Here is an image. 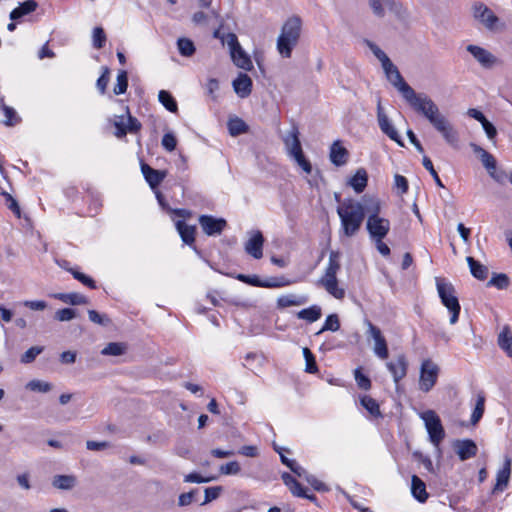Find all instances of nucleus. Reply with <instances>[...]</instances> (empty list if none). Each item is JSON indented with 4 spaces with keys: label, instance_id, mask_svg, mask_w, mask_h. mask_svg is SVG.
<instances>
[{
    "label": "nucleus",
    "instance_id": "32",
    "mask_svg": "<svg viewBox=\"0 0 512 512\" xmlns=\"http://www.w3.org/2000/svg\"><path fill=\"white\" fill-rule=\"evenodd\" d=\"M77 484V478L74 475H55L52 479V485L59 490H71Z\"/></svg>",
    "mask_w": 512,
    "mask_h": 512
},
{
    "label": "nucleus",
    "instance_id": "30",
    "mask_svg": "<svg viewBox=\"0 0 512 512\" xmlns=\"http://www.w3.org/2000/svg\"><path fill=\"white\" fill-rule=\"evenodd\" d=\"M233 63L246 71H249L253 68L252 61L249 55L243 50L240 46V49H236L235 51L230 52Z\"/></svg>",
    "mask_w": 512,
    "mask_h": 512
},
{
    "label": "nucleus",
    "instance_id": "36",
    "mask_svg": "<svg viewBox=\"0 0 512 512\" xmlns=\"http://www.w3.org/2000/svg\"><path fill=\"white\" fill-rule=\"evenodd\" d=\"M55 298L70 304V305H85L88 303V298L80 293H59L55 295Z\"/></svg>",
    "mask_w": 512,
    "mask_h": 512
},
{
    "label": "nucleus",
    "instance_id": "24",
    "mask_svg": "<svg viewBox=\"0 0 512 512\" xmlns=\"http://www.w3.org/2000/svg\"><path fill=\"white\" fill-rule=\"evenodd\" d=\"M386 77L388 81L402 94L403 98H406L414 90L405 82L398 68H395L392 72H389Z\"/></svg>",
    "mask_w": 512,
    "mask_h": 512
},
{
    "label": "nucleus",
    "instance_id": "28",
    "mask_svg": "<svg viewBox=\"0 0 512 512\" xmlns=\"http://www.w3.org/2000/svg\"><path fill=\"white\" fill-rule=\"evenodd\" d=\"M38 6V3L35 0H26L19 4L18 7L13 9L10 13V19L12 21H16L22 18L25 15L30 14L35 11Z\"/></svg>",
    "mask_w": 512,
    "mask_h": 512
},
{
    "label": "nucleus",
    "instance_id": "54",
    "mask_svg": "<svg viewBox=\"0 0 512 512\" xmlns=\"http://www.w3.org/2000/svg\"><path fill=\"white\" fill-rule=\"evenodd\" d=\"M127 113V130L131 134H136L141 130L142 124L141 122L134 116L131 115L129 107L125 108Z\"/></svg>",
    "mask_w": 512,
    "mask_h": 512
},
{
    "label": "nucleus",
    "instance_id": "34",
    "mask_svg": "<svg viewBox=\"0 0 512 512\" xmlns=\"http://www.w3.org/2000/svg\"><path fill=\"white\" fill-rule=\"evenodd\" d=\"M307 298L304 296H296L294 294L282 295L277 298V307L279 309L291 307V306H299L306 303Z\"/></svg>",
    "mask_w": 512,
    "mask_h": 512
},
{
    "label": "nucleus",
    "instance_id": "27",
    "mask_svg": "<svg viewBox=\"0 0 512 512\" xmlns=\"http://www.w3.org/2000/svg\"><path fill=\"white\" fill-rule=\"evenodd\" d=\"M510 466V459H506L504 466L497 472L496 484L493 489L494 492L503 491L507 487L511 473Z\"/></svg>",
    "mask_w": 512,
    "mask_h": 512
},
{
    "label": "nucleus",
    "instance_id": "9",
    "mask_svg": "<svg viewBox=\"0 0 512 512\" xmlns=\"http://www.w3.org/2000/svg\"><path fill=\"white\" fill-rule=\"evenodd\" d=\"M439 371V366L430 359L422 362L419 377V388L421 391L427 393L435 386Z\"/></svg>",
    "mask_w": 512,
    "mask_h": 512
},
{
    "label": "nucleus",
    "instance_id": "41",
    "mask_svg": "<svg viewBox=\"0 0 512 512\" xmlns=\"http://www.w3.org/2000/svg\"><path fill=\"white\" fill-rule=\"evenodd\" d=\"M177 48L179 53L183 57H191L196 52V47L194 42L186 37H181L177 40Z\"/></svg>",
    "mask_w": 512,
    "mask_h": 512
},
{
    "label": "nucleus",
    "instance_id": "55",
    "mask_svg": "<svg viewBox=\"0 0 512 512\" xmlns=\"http://www.w3.org/2000/svg\"><path fill=\"white\" fill-rule=\"evenodd\" d=\"M354 378L359 388L363 390H369L371 388V380L362 373L361 367L355 369Z\"/></svg>",
    "mask_w": 512,
    "mask_h": 512
},
{
    "label": "nucleus",
    "instance_id": "1",
    "mask_svg": "<svg viewBox=\"0 0 512 512\" xmlns=\"http://www.w3.org/2000/svg\"><path fill=\"white\" fill-rule=\"evenodd\" d=\"M404 99L417 113L423 115L429 121L434 129L442 135L447 144L454 148L458 147V132L428 95L424 93L417 94L413 90Z\"/></svg>",
    "mask_w": 512,
    "mask_h": 512
},
{
    "label": "nucleus",
    "instance_id": "60",
    "mask_svg": "<svg viewBox=\"0 0 512 512\" xmlns=\"http://www.w3.org/2000/svg\"><path fill=\"white\" fill-rule=\"evenodd\" d=\"M103 72L100 75V77L97 79L96 87L99 90L101 94H104L106 92L107 85L109 83V68L103 67Z\"/></svg>",
    "mask_w": 512,
    "mask_h": 512
},
{
    "label": "nucleus",
    "instance_id": "49",
    "mask_svg": "<svg viewBox=\"0 0 512 512\" xmlns=\"http://www.w3.org/2000/svg\"><path fill=\"white\" fill-rule=\"evenodd\" d=\"M125 351L126 345L124 343L111 342L101 351V353L103 355L120 356L124 354Z\"/></svg>",
    "mask_w": 512,
    "mask_h": 512
},
{
    "label": "nucleus",
    "instance_id": "13",
    "mask_svg": "<svg viewBox=\"0 0 512 512\" xmlns=\"http://www.w3.org/2000/svg\"><path fill=\"white\" fill-rule=\"evenodd\" d=\"M377 119L381 131L384 134H386L391 140L395 141L398 145L404 146V143L401 137L399 136L398 131L392 125L388 116L384 113L380 101L378 102L377 105Z\"/></svg>",
    "mask_w": 512,
    "mask_h": 512
},
{
    "label": "nucleus",
    "instance_id": "16",
    "mask_svg": "<svg viewBox=\"0 0 512 512\" xmlns=\"http://www.w3.org/2000/svg\"><path fill=\"white\" fill-rule=\"evenodd\" d=\"M387 369L393 376V380L396 385L402 380L407 374L408 362L404 354L397 356L395 360L387 362Z\"/></svg>",
    "mask_w": 512,
    "mask_h": 512
},
{
    "label": "nucleus",
    "instance_id": "40",
    "mask_svg": "<svg viewBox=\"0 0 512 512\" xmlns=\"http://www.w3.org/2000/svg\"><path fill=\"white\" fill-rule=\"evenodd\" d=\"M261 283V288H282L293 284L294 281L286 278L285 276H275L269 277L265 280L261 279Z\"/></svg>",
    "mask_w": 512,
    "mask_h": 512
},
{
    "label": "nucleus",
    "instance_id": "6",
    "mask_svg": "<svg viewBox=\"0 0 512 512\" xmlns=\"http://www.w3.org/2000/svg\"><path fill=\"white\" fill-rule=\"evenodd\" d=\"M341 253L340 251L332 250L329 253L328 265L325 269L324 276L320 279V283L326 291L334 296L336 299H342L345 291L338 287L337 272L341 268Z\"/></svg>",
    "mask_w": 512,
    "mask_h": 512
},
{
    "label": "nucleus",
    "instance_id": "19",
    "mask_svg": "<svg viewBox=\"0 0 512 512\" xmlns=\"http://www.w3.org/2000/svg\"><path fill=\"white\" fill-rule=\"evenodd\" d=\"M329 158L332 164L341 167L347 163L349 151L342 145L340 140H336L330 146Z\"/></svg>",
    "mask_w": 512,
    "mask_h": 512
},
{
    "label": "nucleus",
    "instance_id": "14",
    "mask_svg": "<svg viewBox=\"0 0 512 512\" xmlns=\"http://www.w3.org/2000/svg\"><path fill=\"white\" fill-rule=\"evenodd\" d=\"M368 332L375 341L374 353L381 359L388 358L387 342L381 330L371 322H368Z\"/></svg>",
    "mask_w": 512,
    "mask_h": 512
},
{
    "label": "nucleus",
    "instance_id": "37",
    "mask_svg": "<svg viewBox=\"0 0 512 512\" xmlns=\"http://www.w3.org/2000/svg\"><path fill=\"white\" fill-rule=\"evenodd\" d=\"M362 205L364 206V215L368 216H380L381 203L378 198L364 196L362 199Z\"/></svg>",
    "mask_w": 512,
    "mask_h": 512
},
{
    "label": "nucleus",
    "instance_id": "62",
    "mask_svg": "<svg viewBox=\"0 0 512 512\" xmlns=\"http://www.w3.org/2000/svg\"><path fill=\"white\" fill-rule=\"evenodd\" d=\"M88 316L91 322L102 326H107L111 322V320L106 315H101L95 310H88Z\"/></svg>",
    "mask_w": 512,
    "mask_h": 512
},
{
    "label": "nucleus",
    "instance_id": "38",
    "mask_svg": "<svg viewBox=\"0 0 512 512\" xmlns=\"http://www.w3.org/2000/svg\"><path fill=\"white\" fill-rule=\"evenodd\" d=\"M322 310L318 305H312L308 308L302 309L297 313L299 319L306 320L309 323L316 322L321 318Z\"/></svg>",
    "mask_w": 512,
    "mask_h": 512
},
{
    "label": "nucleus",
    "instance_id": "5",
    "mask_svg": "<svg viewBox=\"0 0 512 512\" xmlns=\"http://www.w3.org/2000/svg\"><path fill=\"white\" fill-rule=\"evenodd\" d=\"M302 21L298 16L288 18L281 28L277 39V50L284 58H290L301 35Z\"/></svg>",
    "mask_w": 512,
    "mask_h": 512
},
{
    "label": "nucleus",
    "instance_id": "15",
    "mask_svg": "<svg viewBox=\"0 0 512 512\" xmlns=\"http://www.w3.org/2000/svg\"><path fill=\"white\" fill-rule=\"evenodd\" d=\"M466 50L484 68H491L496 62V57L480 46L470 44L466 47Z\"/></svg>",
    "mask_w": 512,
    "mask_h": 512
},
{
    "label": "nucleus",
    "instance_id": "56",
    "mask_svg": "<svg viewBox=\"0 0 512 512\" xmlns=\"http://www.w3.org/2000/svg\"><path fill=\"white\" fill-rule=\"evenodd\" d=\"M422 164L425 167V169H427L429 171V173L433 177L436 185L438 187L444 188V184L442 183L437 171L435 170L431 159L428 156H424L422 159Z\"/></svg>",
    "mask_w": 512,
    "mask_h": 512
},
{
    "label": "nucleus",
    "instance_id": "10",
    "mask_svg": "<svg viewBox=\"0 0 512 512\" xmlns=\"http://www.w3.org/2000/svg\"><path fill=\"white\" fill-rule=\"evenodd\" d=\"M390 221L381 216H368L366 229L371 240L384 239L390 231Z\"/></svg>",
    "mask_w": 512,
    "mask_h": 512
},
{
    "label": "nucleus",
    "instance_id": "51",
    "mask_svg": "<svg viewBox=\"0 0 512 512\" xmlns=\"http://www.w3.org/2000/svg\"><path fill=\"white\" fill-rule=\"evenodd\" d=\"M106 34L102 27H95L92 34V44L96 49H102L106 43Z\"/></svg>",
    "mask_w": 512,
    "mask_h": 512
},
{
    "label": "nucleus",
    "instance_id": "59",
    "mask_svg": "<svg viewBox=\"0 0 512 512\" xmlns=\"http://www.w3.org/2000/svg\"><path fill=\"white\" fill-rule=\"evenodd\" d=\"M161 144L165 150L172 152L176 149L177 139L172 132H168L164 134Z\"/></svg>",
    "mask_w": 512,
    "mask_h": 512
},
{
    "label": "nucleus",
    "instance_id": "39",
    "mask_svg": "<svg viewBox=\"0 0 512 512\" xmlns=\"http://www.w3.org/2000/svg\"><path fill=\"white\" fill-rule=\"evenodd\" d=\"M228 131L231 136H239L248 131V125L239 117L229 119Z\"/></svg>",
    "mask_w": 512,
    "mask_h": 512
},
{
    "label": "nucleus",
    "instance_id": "42",
    "mask_svg": "<svg viewBox=\"0 0 512 512\" xmlns=\"http://www.w3.org/2000/svg\"><path fill=\"white\" fill-rule=\"evenodd\" d=\"M158 100L168 111L177 112V102L170 92L166 90L159 91Z\"/></svg>",
    "mask_w": 512,
    "mask_h": 512
},
{
    "label": "nucleus",
    "instance_id": "18",
    "mask_svg": "<svg viewBox=\"0 0 512 512\" xmlns=\"http://www.w3.org/2000/svg\"><path fill=\"white\" fill-rule=\"evenodd\" d=\"M141 172L152 189L157 188L167 176V171L156 170L145 162H141Z\"/></svg>",
    "mask_w": 512,
    "mask_h": 512
},
{
    "label": "nucleus",
    "instance_id": "63",
    "mask_svg": "<svg viewBox=\"0 0 512 512\" xmlns=\"http://www.w3.org/2000/svg\"><path fill=\"white\" fill-rule=\"evenodd\" d=\"M236 279L254 287H262L261 279L257 275L238 274Z\"/></svg>",
    "mask_w": 512,
    "mask_h": 512
},
{
    "label": "nucleus",
    "instance_id": "48",
    "mask_svg": "<svg viewBox=\"0 0 512 512\" xmlns=\"http://www.w3.org/2000/svg\"><path fill=\"white\" fill-rule=\"evenodd\" d=\"M303 356L306 362L305 372L310 374H315L316 372H318V366L316 363L315 356L309 348H303Z\"/></svg>",
    "mask_w": 512,
    "mask_h": 512
},
{
    "label": "nucleus",
    "instance_id": "43",
    "mask_svg": "<svg viewBox=\"0 0 512 512\" xmlns=\"http://www.w3.org/2000/svg\"><path fill=\"white\" fill-rule=\"evenodd\" d=\"M485 410V395L481 392L477 395V401L475 404V408L471 414V423L473 425L477 424L482 418Z\"/></svg>",
    "mask_w": 512,
    "mask_h": 512
},
{
    "label": "nucleus",
    "instance_id": "21",
    "mask_svg": "<svg viewBox=\"0 0 512 512\" xmlns=\"http://www.w3.org/2000/svg\"><path fill=\"white\" fill-rule=\"evenodd\" d=\"M235 93L240 98L248 97L252 92L253 82L246 73H240L232 82Z\"/></svg>",
    "mask_w": 512,
    "mask_h": 512
},
{
    "label": "nucleus",
    "instance_id": "11",
    "mask_svg": "<svg viewBox=\"0 0 512 512\" xmlns=\"http://www.w3.org/2000/svg\"><path fill=\"white\" fill-rule=\"evenodd\" d=\"M198 222L207 236L220 235L227 226L224 218H217L212 215H200Z\"/></svg>",
    "mask_w": 512,
    "mask_h": 512
},
{
    "label": "nucleus",
    "instance_id": "4",
    "mask_svg": "<svg viewBox=\"0 0 512 512\" xmlns=\"http://www.w3.org/2000/svg\"><path fill=\"white\" fill-rule=\"evenodd\" d=\"M337 214L341 221V232L346 237L356 235L364 221V206L362 203L353 199H346L337 207Z\"/></svg>",
    "mask_w": 512,
    "mask_h": 512
},
{
    "label": "nucleus",
    "instance_id": "26",
    "mask_svg": "<svg viewBox=\"0 0 512 512\" xmlns=\"http://www.w3.org/2000/svg\"><path fill=\"white\" fill-rule=\"evenodd\" d=\"M411 493L420 503H424L428 499L426 484L417 475H413L411 478Z\"/></svg>",
    "mask_w": 512,
    "mask_h": 512
},
{
    "label": "nucleus",
    "instance_id": "47",
    "mask_svg": "<svg viewBox=\"0 0 512 512\" xmlns=\"http://www.w3.org/2000/svg\"><path fill=\"white\" fill-rule=\"evenodd\" d=\"M361 405L373 416H380V408L375 399L372 397L365 395L360 399Z\"/></svg>",
    "mask_w": 512,
    "mask_h": 512
},
{
    "label": "nucleus",
    "instance_id": "8",
    "mask_svg": "<svg viewBox=\"0 0 512 512\" xmlns=\"http://www.w3.org/2000/svg\"><path fill=\"white\" fill-rule=\"evenodd\" d=\"M421 418L425 423L426 430L429 434L430 441L439 446L445 437V430L442 426L439 416L433 410H427L421 414Z\"/></svg>",
    "mask_w": 512,
    "mask_h": 512
},
{
    "label": "nucleus",
    "instance_id": "58",
    "mask_svg": "<svg viewBox=\"0 0 512 512\" xmlns=\"http://www.w3.org/2000/svg\"><path fill=\"white\" fill-rule=\"evenodd\" d=\"M219 471L223 475H237L241 471V467L237 461H231L221 465Z\"/></svg>",
    "mask_w": 512,
    "mask_h": 512
},
{
    "label": "nucleus",
    "instance_id": "61",
    "mask_svg": "<svg viewBox=\"0 0 512 512\" xmlns=\"http://www.w3.org/2000/svg\"><path fill=\"white\" fill-rule=\"evenodd\" d=\"M76 317V310L72 308L59 309L55 313V319L58 321H69Z\"/></svg>",
    "mask_w": 512,
    "mask_h": 512
},
{
    "label": "nucleus",
    "instance_id": "20",
    "mask_svg": "<svg viewBox=\"0 0 512 512\" xmlns=\"http://www.w3.org/2000/svg\"><path fill=\"white\" fill-rule=\"evenodd\" d=\"M369 5L377 17L385 15V7L396 14H400L402 9V5L395 0H369Z\"/></svg>",
    "mask_w": 512,
    "mask_h": 512
},
{
    "label": "nucleus",
    "instance_id": "44",
    "mask_svg": "<svg viewBox=\"0 0 512 512\" xmlns=\"http://www.w3.org/2000/svg\"><path fill=\"white\" fill-rule=\"evenodd\" d=\"M0 104L6 117L4 124L6 126H14L16 123H18L20 119L17 117L15 110L5 104L4 97H0Z\"/></svg>",
    "mask_w": 512,
    "mask_h": 512
},
{
    "label": "nucleus",
    "instance_id": "33",
    "mask_svg": "<svg viewBox=\"0 0 512 512\" xmlns=\"http://www.w3.org/2000/svg\"><path fill=\"white\" fill-rule=\"evenodd\" d=\"M497 342L506 355L512 357V332L508 326H505L499 333Z\"/></svg>",
    "mask_w": 512,
    "mask_h": 512
},
{
    "label": "nucleus",
    "instance_id": "46",
    "mask_svg": "<svg viewBox=\"0 0 512 512\" xmlns=\"http://www.w3.org/2000/svg\"><path fill=\"white\" fill-rule=\"evenodd\" d=\"M509 277L504 273L494 274L491 279L487 282V286L496 287L497 289L503 290L509 286Z\"/></svg>",
    "mask_w": 512,
    "mask_h": 512
},
{
    "label": "nucleus",
    "instance_id": "52",
    "mask_svg": "<svg viewBox=\"0 0 512 512\" xmlns=\"http://www.w3.org/2000/svg\"><path fill=\"white\" fill-rule=\"evenodd\" d=\"M1 195L5 198V204L9 210H11L17 218L21 217V209L17 200L8 192L2 191Z\"/></svg>",
    "mask_w": 512,
    "mask_h": 512
},
{
    "label": "nucleus",
    "instance_id": "12",
    "mask_svg": "<svg viewBox=\"0 0 512 512\" xmlns=\"http://www.w3.org/2000/svg\"><path fill=\"white\" fill-rule=\"evenodd\" d=\"M473 16L489 30H494L499 22V18L483 3L474 4Z\"/></svg>",
    "mask_w": 512,
    "mask_h": 512
},
{
    "label": "nucleus",
    "instance_id": "50",
    "mask_svg": "<svg viewBox=\"0 0 512 512\" xmlns=\"http://www.w3.org/2000/svg\"><path fill=\"white\" fill-rule=\"evenodd\" d=\"M340 329V321L337 314H330L326 317V320L323 324V327L317 334H320L324 331H338Z\"/></svg>",
    "mask_w": 512,
    "mask_h": 512
},
{
    "label": "nucleus",
    "instance_id": "57",
    "mask_svg": "<svg viewBox=\"0 0 512 512\" xmlns=\"http://www.w3.org/2000/svg\"><path fill=\"white\" fill-rule=\"evenodd\" d=\"M31 391L47 393L51 390V384L41 380H31L27 386Z\"/></svg>",
    "mask_w": 512,
    "mask_h": 512
},
{
    "label": "nucleus",
    "instance_id": "17",
    "mask_svg": "<svg viewBox=\"0 0 512 512\" xmlns=\"http://www.w3.org/2000/svg\"><path fill=\"white\" fill-rule=\"evenodd\" d=\"M453 446L461 461L475 457L478 452L476 443L471 439L456 440Z\"/></svg>",
    "mask_w": 512,
    "mask_h": 512
},
{
    "label": "nucleus",
    "instance_id": "53",
    "mask_svg": "<svg viewBox=\"0 0 512 512\" xmlns=\"http://www.w3.org/2000/svg\"><path fill=\"white\" fill-rule=\"evenodd\" d=\"M44 350L42 346H32L30 347L20 358L21 363L29 364L32 363L35 358L41 354Z\"/></svg>",
    "mask_w": 512,
    "mask_h": 512
},
{
    "label": "nucleus",
    "instance_id": "29",
    "mask_svg": "<svg viewBox=\"0 0 512 512\" xmlns=\"http://www.w3.org/2000/svg\"><path fill=\"white\" fill-rule=\"evenodd\" d=\"M472 147L474 152L479 155L480 160L483 166L486 168L488 174L497 168V161L491 153L476 144H472Z\"/></svg>",
    "mask_w": 512,
    "mask_h": 512
},
{
    "label": "nucleus",
    "instance_id": "25",
    "mask_svg": "<svg viewBox=\"0 0 512 512\" xmlns=\"http://www.w3.org/2000/svg\"><path fill=\"white\" fill-rule=\"evenodd\" d=\"M175 225L182 241L192 246L195 242L196 227L186 224L183 220H178Z\"/></svg>",
    "mask_w": 512,
    "mask_h": 512
},
{
    "label": "nucleus",
    "instance_id": "31",
    "mask_svg": "<svg viewBox=\"0 0 512 512\" xmlns=\"http://www.w3.org/2000/svg\"><path fill=\"white\" fill-rule=\"evenodd\" d=\"M367 183L368 174L364 168H359L348 182L356 193H362L365 190Z\"/></svg>",
    "mask_w": 512,
    "mask_h": 512
},
{
    "label": "nucleus",
    "instance_id": "35",
    "mask_svg": "<svg viewBox=\"0 0 512 512\" xmlns=\"http://www.w3.org/2000/svg\"><path fill=\"white\" fill-rule=\"evenodd\" d=\"M471 274L478 280H485L488 277V268L475 260L473 257L466 258Z\"/></svg>",
    "mask_w": 512,
    "mask_h": 512
},
{
    "label": "nucleus",
    "instance_id": "3",
    "mask_svg": "<svg viewBox=\"0 0 512 512\" xmlns=\"http://www.w3.org/2000/svg\"><path fill=\"white\" fill-rule=\"evenodd\" d=\"M404 99L417 113L423 115L429 121L434 129L442 135L447 144L454 148L458 147V132L428 95L424 93L417 94L413 90Z\"/></svg>",
    "mask_w": 512,
    "mask_h": 512
},
{
    "label": "nucleus",
    "instance_id": "45",
    "mask_svg": "<svg viewBox=\"0 0 512 512\" xmlns=\"http://www.w3.org/2000/svg\"><path fill=\"white\" fill-rule=\"evenodd\" d=\"M128 88V73L125 70H120L117 75V82L114 86V94L121 95L127 91Z\"/></svg>",
    "mask_w": 512,
    "mask_h": 512
},
{
    "label": "nucleus",
    "instance_id": "23",
    "mask_svg": "<svg viewBox=\"0 0 512 512\" xmlns=\"http://www.w3.org/2000/svg\"><path fill=\"white\" fill-rule=\"evenodd\" d=\"M298 135V128L293 126L291 131L283 139L284 144L288 150V154L292 158H295L296 155L303 153Z\"/></svg>",
    "mask_w": 512,
    "mask_h": 512
},
{
    "label": "nucleus",
    "instance_id": "64",
    "mask_svg": "<svg viewBox=\"0 0 512 512\" xmlns=\"http://www.w3.org/2000/svg\"><path fill=\"white\" fill-rule=\"evenodd\" d=\"M305 480L313 487L314 490L318 492H327L329 491V488L325 483L318 480L314 475H306Z\"/></svg>",
    "mask_w": 512,
    "mask_h": 512
},
{
    "label": "nucleus",
    "instance_id": "7",
    "mask_svg": "<svg viewBox=\"0 0 512 512\" xmlns=\"http://www.w3.org/2000/svg\"><path fill=\"white\" fill-rule=\"evenodd\" d=\"M436 287L441 303L449 310L450 324L454 325L459 318L461 306L452 283L442 278H436Z\"/></svg>",
    "mask_w": 512,
    "mask_h": 512
},
{
    "label": "nucleus",
    "instance_id": "2",
    "mask_svg": "<svg viewBox=\"0 0 512 512\" xmlns=\"http://www.w3.org/2000/svg\"><path fill=\"white\" fill-rule=\"evenodd\" d=\"M404 99L417 113L423 115L429 121L434 129L442 135L447 144L454 148L458 147V132L428 95L424 93L417 94L413 90Z\"/></svg>",
    "mask_w": 512,
    "mask_h": 512
},
{
    "label": "nucleus",
    "instance_id": "22",
    "mask_svg": "<svg viewBox=\"0 0 512 512\" xmlns=\"http://www.w3.org/2000/svg\"><path fill=\"white\" fill-rule=\"evenodd\" d=\"M264 237L260 231H256L245 244V251L254 257L260 259L263 256Z\"/></svg>",
    "mask_w": 512,
    "mask_h": 512
}]
</instances>
